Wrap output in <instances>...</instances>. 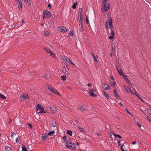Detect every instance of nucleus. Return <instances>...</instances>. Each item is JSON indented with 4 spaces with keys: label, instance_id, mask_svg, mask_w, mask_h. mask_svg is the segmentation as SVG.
I'll list each match as a JSON object with an SVG mask.
<instances>
[{
    "label": "nucleus",
    "instance_id": "28",
    "mask_svg": "<svg viewBox=\"0 0 151 151\" xmlns=\"http://www.w3.org/2000/svg\"><path fill=\"white\" fill-rule=\"evenodd\" d=\"M77 4V2H75L73 5L72 7L73 9H75L76 8V5Z\"/></svg>",
    "mask_w": 151,
    "mask_h": 151
},
{
    "label": "nucleus",
    "instance_id": "26",
    "mask_svg": "<svg viewBox=\"0 0 151 151\" xmlns=\"http://www.w3.org/2000/svg\"><path fill=\"white\" fill-rule=\"evenodd\" d=\"M44 49L47 53H49L50 52V51H51V50L49 49L48 48H46L45 47L44 48Z\"/></svg>",
    "mask_w": 151,
    "mask_h": 151
},
{
    "label": "nucleus",
    "instance_id": "40",
    "mask_svg": "<svg viewBox=\"0 0 151 151\" xmlns=\"http://www.w3.org/2000/svg\"><path fill=\"white\" fill-rule=\"evenodd\" d=\"M146 111L149 114H150L151 115V110L149 109H147Z\"/></svg>",
    "mask_w": 151,
    "mask_h": 151
},
{
    "label": "nucleus",
    "instance_id": "20",
    "mask_svg": "<svg viewBox=\"0 0 151 151\" xmlns=\"http://www.w3.org/2000/svg\"><path fill=\"white\" fill-rule=\"evenodd\" d=\"M51 126L53 127H55L56 125V122L55 121H52L51 122Z\"/></svg>",
    "mask_w": 151,
    "mask_h": 151
},
{
    "label": "nucleus",
    "instance_id": "19",
    "mask_svg": "<svg viewBox=\"0 0 151 151\" xmlns=\"http://www.w3.org/2000/svg\"><path fill=\"white\" fill-rule=\"evenodd\" d=\"M116 67V68H117V70L118 71V73H119V74L121 76V75H122V76H123V74H124L123 73H122V70H119L117 67V66Z\"/></svg>",
    "mask_w": 151,
    "mask_h": 151
},
{
    "label": "nucleus",
    "instance_id": "24",
    "mask_svg": "<svg viewBox=\"0 0 151 151\" xmlns=\"http://www.w3.org/2000/svg\"><path fill=\"white\" fill-rule=\"evenodd\" d=\"M67 133L70 136H72V132L70 130H68L67 131Z\"/></svg>",
    "mask_w": 151,
    "mask_h": 151
},
{
    "label": "nucleus",
    "instance_id": "25",
    "mask_svg": "<svg viewBox=\"0 0 151 151\" xmlns=\"http://www.w3.org/2000/svg\"><path fill=\"white\" fill-rule=\"evenodd\" d=\"M62 80L63 81H65L66 80V76H62L61 77Z\"/></svg>",
    "mask_w": 151,
    "mask_h": 151
},
{
    "label": "nucleus",
    "instance_id": "7",
    "mask_svg": "<svg viewBox=\"0 0 151 151\" xmlns=\"http://www.w3.org/2000/svg\"><path fill=\"white\" fill-rule=\"evenodd\" d=\"M58 30L60 32H65L67 31V29L64 27H59L58 28Z\"/></svg>",
    "mask_w": 151,
    "mask_h": 151
},
{
    "label": "nucleus",
    "instance_id": "45",
    "mask_svg": "<svg viewBox=\"0 0 151 151\" xmlns=\"http://www.w3.org/2000/svg\"><path fill=\"white\" fill-rule=\"evenodd\" d=\"M50 55H51V56L54 57H55V55H54L53 54V53L51 51L50 52Z\"/></svg>",
    "mask_w": 151,
    "mask_h": 151
},
{
    "label": "nucleus",
    "instance_id": "50",
    "mask_svg": "<svg viewBox=\"0 0 151 151\" xmlns=\"http://www.w3.org/2000/svg\"><path fill=\"white\" fill-rule=\"evenodd\" d=\"M123 146H121V149L122 151H127L126 150H124L123 149Z\"/></svg>",
    "mask_w": 151,
    "mask_h": 151
},
{
    "label": "nucleus",
    "instance_id": "43",
    "mask_svg": "<svg viewBox=\"0 0 151 151\" xmlns=\"http://www.w3.org/2000/svg\"><path fill=\"white\" fill-rule=\"evenodd\" d=\"M20 138H19V137H18L17 138L16 140V142L17 143H18L19 142L20 140Z\"/></svg>",
    "mask_w": 151,
    "mask_h": 151
},
{
    "label": "nucleus",
    "instance_id": "37",
    "mask_svg": "<svg viewBox=\"0 0 151 151\" xmlns=\"http://www.w3.org/2000/svg\"><path fill=\"white\" fill-rule=\"evenodd\" d=\"M22 151H27V150L25 146L22 147Z\"/></svg>",
    "mask_w": 151,
    "mask_h": 151
},
{
    "label": "nucleus",
    "instance_id": "39",
    "mask_svg": "<svg viewBox=\"0 0 151 151\" xmlns=\"http://www.w3.org/2000/svg\"><path fill=\"white\" fill-rule=\"evenodd\" d=\"M118 144L119 146L120 147H121V146H123L124 145V143L122 145L120 144V141H118Z\"/></svg>",
    "mask_w": 151,
    "mask_h": 151
},
{
    "label": "nucleus",
    "instance_id": "2",
    "mask_svg": "<svg viewBox=\"0 0 151 151\" xmlns=\"http://www.w3.org/2000/svg\"><path fill=\"white\" fill-rule=\"evenodd\" d=\"M36 110L37 111V114H38L46 113V112L44 111V108L42 107L40 104L37 105L36 107Z\"/></svg>",
    "mask_w": 151,
    "mask_h": 151
},
{
    "label": "nucleus",
    "instance_id": "15",
    "mask_svg": "<svg viewBox=\"0 0 151 151\" xmlns=\"http://www.w3.org/2000/svg\"><path fill=\"white\" fill-rule=\"evenodd\" d=\"M78 109L83 111H85L86 110V109L84 107L82 106H79L78 107Z\"/></svg>",
    "mask_w": 151,
    "mask_h": 151
},
{
    "label": "nucleus",
    "instance_id": "14",
    "mask_svg": "<svg viewBox=\"0 0 151 151\" xmlns=\"http://www.w3.org/2000/svg\"><path fill=\"white\" fill-rule=\"evenodd\" d=\"M78 27L80 31L81 32H82L83 31V24H79L78 26Z\"/></svg>",
    "mask_w": 151,
    "mask_h": 151
},
{
    "label": "nucleus",
    "instance_id": "22",
    "mask_svg": "<svg viewBox=\"0 0 151 151\" xmlns=\"http://www.w3.org/2000/svg\"><path fill=\"white\" fill-rule=\"evenodd\" d=\"M25 3L26 4H28V5L29 6H30L31 5V3L30 2L29 0H24Z\"/></svg>",
    "mask_w": 151,
    "mask_h": 151
},
{
    "label": "nucleus",
    "instance_id": "11",
    "mask_svg": "<svg viewBox=\"0 0 151 151\" xmlns=\"http://www.w3.org/2000/svg\"><path fill=\"white\" fill-rule=\"evenodd\" d=\"M50 91L52 92H53V93H54L55 94H57L58 95H60L59 93L56 90H55V89H54V88H52L50 89Z\"/></svg>",
    "mask_w": 151,
    "mask_h": 151
},
{
    "label": "nucleus",
    "instance_id": "8",
    "mask_svg": "<svg viewBox=\"0 0 151 151\" xmlns=\"http://www.w3.org/2000/svg\"><path fill=\"white\" fill-rule=\"evenodd\" d=\"M70 144L71 145H70L69 146L67 145L65 146L67 148H70L71 150H75L76 148L74 144L73 143H70Z\"/></svg>",
    "mask_w": 151,
    "mask_h": 151
},
{
    "label": "nucleus",
    "instance_id": "12",
    "mask_svg": "<svg viewBox=\"0 0 151 151\" xmlns=\"http://www.w3.org/2000/svg\"><path fill=\"white\" fill-rule=\"evenodd\" d=\"M17 4L18 5V8L19 10H20V9H21V10L22 7V1H19V2H18L17 3Z\"/></svg>",
    "mask_w": 151,
    "mask_h": 151
},
{
    "label": "nucleus",
    "instance_id": "56",
    "mask_svg": "<svg viewBox=\"0 0 151 151\" xmlns=\"http://www.w3.org/2000/svg\"><path fill=\"white\" fill-rule=\"evenodd\" d=\"M113 134V133H112V132H110V137H111V138L112 139H112V134Z\"/></svg>",
    "mask_w": 151,
    "mask_h": 151
},
{
    "label": "nucleus",
    "instance_id": "35",
    "mask_svg": "<svg viewBox=\"0 0 151 151\" xmlns=\"http://www.w3.org/2000/svg\"><path fill=\"white\" fill-rule=\"evenodd\" d=\"M113 135L115 137H119L120 139H122V137L119 134H113Z\"/></svg>",
    "mask_w": 151,
    "mask_h": 151
},
{
    "label": "nucleus",
    "instance_id": "46",
    "mask_svg": "<svg viewBox=\"0 0 151 151\" xmlns=\"http://www.w3.org/2000/svg\"><path fill=\"white\" fill-rule=\"evenodd\" d=\"M63 139L66 142L67 141L66 137L64 135V136H63Z\"/></svg>",
    "mask_w": 151,
    "mask_h": 151
},
{
    "label": "nucleus",
    "instance_id": "48",
    "mask_svg": "<svg viewBox=\"0 0 151 151\" xmlns=\"http://www.w3.org/2000/svg\"><path fill=\"white\" fill-rule=\"evenodd\" d=\"M128 89H129V92L131 93V94H132L133 95V92H132V91L131 90V89L129 88H128Z\"/></svg>",
    "mask_w": 151,
    "mask_h": 151
},
{
    "label": "nucleus",
    "instance_id": "61",
    "mask_svg": "<svg viewBox=\"0 0 151 151\" xmlns=\"http://www.w3.org/2000/svg\"><path fill=\"white\" fill-rule=\"evenodd\" d=\"M12 122V119H9V123H10Z\"/></svg>",
    "mask_w": 151,
    "mask_h": 151
},
{
    "label": "nucleus",
    "instance_id": "21",
    "mask_svg": "<svg viewBox=\"0 0 151 151\" xmlns=\"http://www.w3.org/2000/svg\"><path fill=\"white\" fill-rule=\"evenodd\" d=\"M103 92H104L105 96L107 98V99H109V95L105 91H103Z\"/></svg>",
    "mask_w": 151,
    "mask_h": 151
},
{
    "label": "nucleus",
    "instance_id": "32",
    "mask_svg": "<svg viewBox=\"0 0 151 151\" xmlns=\"http://www.w3.org/2000/svg\"><path fill=\"white\" fill-rule=\"evenodd\" d=\"M133 89L135 91V94L136 95V96L138 98H139V99H140V98H139V96H140L139 95L135 89L134 88Z\"/></svg>",
    "mask_w": 151,
    "mask_h": 151
},
{
    "label": "nucleus",
    "instance_id": "5",
    "mask_svg": "<svg viewBox=\"0 0 151 151\" xmlns=\"http://www.w3.org/2000/svg\"><path fill=\"white\" fill-rule=\"evenodd\" d=\"M28 98V94L27 93H24L21 95L20 96L19 99L21 101H24Z\"/></svg>",
    "mask_w": 151,
    "mask_h": 151
},
{
    "label": "nucleus",
    "instance_id": "29",
    "mask_svg": "<svg viewBox=\"0 0 151 151\" xmlns=\"http://www.w3.org/2000/svg\"><path fill=\"white\" fill-rule=\"evenodd\" d=\"M78 128L82 132H85V130L83 128H81L79 127H78Z\"/></svg>",
    "mask_w": 151,
    "mask_h": 151
},
{
    "label": "nucleus",
    "instance_id": "47",
    "mask_svg": "<svg viewBox=\"0 0 151 151\" xmlns=\"http://www.w3.org/2000/svg\"><path fill=\"white\" fill-rule=\"evenodd\" d=\"M82 19H79V24H83L82 23Z\"/></svg>",
    "mask_w": 151,
    "mask_h": 151
},
{
    "label": "nucleus",
    "instance_id": "17",
    "mask_svg": "<svg viewBox=\"0 0 151 151\" xmlns=\"http://www.w3.org/2000/svg\"><path fill=\"white\" fill-rule=\"evenodd\" d=\"M89 95L90 96H91L92 97H96L97 96V95L93 93V92H92L91 91H90L89 92Z\"/></svg>",
    "mask_w": 151,
    "mask_h": 151
},
{
    "label": "nucleus",
    "instance_id": "10",
    "mask_svg": "<svg viewBox=\"0 0 151 151\" xmlns=\"http://www.w3.org/2000/svg\"><path fill=\"white\" fill-rule=\"evenodd\" d=\"M102 87L104 89L107 90H109L110 89V87L109 86L105 83L102 85Z\"/></svg>",
    "mask_w": 151,
    "mask_h": 151
},
{
    "label": "nucleus",
    "instance_id": "27",
    "mask_svg": "<svg viewBox=\"0 0 151 151\" xmlns=\"http://www.w3.org/2000/svg\"><path fill=\"white\" fill-rule=\"evenodd\" d=\"M83 9L82 8H80L79 10V15L82 14Z\"/></svg>",
    "mask_w": 151,
    "mask_h": 151
},
{
    "label": "nucleus",
    "instance_id": "33",
    "mask_svg": "<svg viewBox=\"0 0 151 151\" xmlns=\"http://www.w3.org/2000/svg\"><path fill=\"white\" fill-rule=\"evenodd\" d=\"M5 150L6 151H9L11 150V148L8 146H7L5 147Z\"/></svg>",
    "mask_w": 151,
    "mask_h": 151
},
{
    "label": "nucleus",
    "instance_id": "13",
    "mask_svg": "<svg viewBox=\"0 0 151 151\" xmlns=\"http://www.w3.org/2000/svg\"><path fill=\"white\" fill-rule=\"evenodd\" d=\"M63 60L67 63H69L70 62V60L69 58L66 57H63Z\"/></svg>",
    "mask_w": 151,
    "mask_h": 151
},
{
    "label": "nucleus",
    "instance_id": "63",
    "mask_svg": "<svg viewBox=\"0 0 151 151\" xmlns=\"http://www.w3.org/2000/svg\"><path fill=\"white\" fill-rule=\"evenodd\" d=\"M119 104L121 106H123V105L121 103H119Z\"/></svg>",
    "mask_w": 151,
    "mask_h": 151
},
{
    "label": "nucleus",
    "instance_id": "30",
    "mask_svg": "<svg viewBox=\"0 0 151 151\" xmlns=\"http://www.w3.org/2000/svg\"><path fill=\"white\" fill-rule=\"evenodd\" d=\"M50 109L53 112L55 113L56 112V109L54 107H52Z\"/></svg>",
    "mask_w": 151,
    "mask_h": 151
},
{
    "label": "nucleus",
    "instance_id": "62",
    "mask_svg": "<svg viewBox=\"0 0 151 151\" xmlns=\"http://www.w3.org/2000/svg\"><path fill=\"white\" fill-rule=\"evenodd\" d=\"M48 7H49V8H50L51 7V5H50V4H48Z\"/></svg>",
    "mask_w": 151,
    "mask_h": 151
},
{
    "label": "nucleus",
    "instance_id": "58",
    "mask_svg": "<svg viewBox=\"0 0 151 151\" xmlns=\"http://www.w3.org/2000/svg\"><path fill=\"white\" fill-rule=\"evenodd\" d=\"M136 141H134L132 143V144L134 145L136 144Z\"/></svg>",
    "mask_w": 151,
    "mask_h": 151
},
{
    "label": "nucleus",
    "instance_id": "6",
    "mask_svg": "<svg viewBox=\"0 0 151 151\" xmlns=\"http://www.w3.org/2000/svg\"><path fill=\"white\" fill-rule=\"evenodd\" d=\"M62 71L64 73L65 75L70 74L69 69L68 67H64Z\"/></svg>",
    "mask_w": 151,
    "mask_h": 151
},
{
    "label": "nucleus",
    "instance_id": "51",
    "mask_svg": "<svg viewBox=\"0 0 151 151\" xmlns=\"http://www.w3.org/2000/svg\"><path fill=\"white\" fill-rule=\"evenodd\" d=\"M137 125L139 127H141V125L139 124L138 122H137Z\"/></svg>",
    "mask_w": 151,
    "mask_h": 151
},
{
    "label": "nucleus",
    "instance_id": "38",
    "mask_svg": "<svg viewBox=\"0 0 151 151\" xmlns=\"http://www.w3.org/2000/svg\"><path fill=\"white\" fill-rule=\"evenodd\" d=\"M45 87L46 88H47L49 89L50 90V89L52 88L50 87V86L49 85L47 84L45 85Z\"/></svg>",
    "mask_w": 151,
    "mask_h": 151
},
{
    "label": "nucleus",
    "instance_id": "42",
    "mask_svg": "<svg viewBox=\"0 0 151 151\" xmlns=\"http://www.w3.org/2000/svg\"><path fill=\"white\" fill-rule=\"evenodd\" d=\"M96 91V90L94 88L91 89L90 90V91H91L92 92H95Z\"/></svg>",
    "mask_w": 151,
    "mask_h": 151
},
{
    "label": "nucleus",
    "instance_id": "9",
    "mask_svg": "<svg viewBox=\"0 0 151 151\" xmlns=\"http://www.w3.org/2000/svg\"><path fill=\"white\" fill-rule=\"evenodd\" d=\"M110 30L111 31L110 34L111 35L109 36V38L110 40H112L114 38V36L115 35V34L114 31L112 30V29H110Z\"/></svg>",
    "mask_w": 151,
    "mask_h": 151
},
{
    "label": "nucleus",
    "instance_id": "59",
    "mask_svg": "<svg viewBox=\"0 0 151 151\" xmlns=\"http://www.w3.org/2000/svg\"><path fill=\"white\" fill-rule=\"evenodd\" d=\"M110 78H111V80H114V77H113V76H111Z\"/></svg>",
    "mask_w": 151,
    "mask_h": 151
},
{
    "label": "nucleus",
    "instance_id": "4",
    "mask_svg": "<svg viewBox=\"0 0 151 151\" xmlns=\"http://www.w3.org/2000/svg\"><path fill=\"white\" fill-rule=\"evenodd\" d=\"M43 18L44 19L46 18L47 19H49L51 17V15L50 12L48 10L45 11L43 12Z\"/></svg>",
    "mask_w": 151,
    "mask_h": 151
},
{
    "label": "nucleus",
    "instance_id": "34",
    "mask_svg": "<svg viewBox=\"0 0 151 151\" xmlns=\"http://www.w3.org/2000/svg\"><path fill=\"white\" fill-rule=\"evenodd\" d=\"M44 35L46 36L48 35H49V32L48 31H45L44 32Z\"/></svg>",
    "mask_w": 151,
    "mask_h": 151
},
{
    "label": "nucleus",
    "instance_id": "31",
    "mask_svg": "<svg viewBox=\"0 0 151 151\" xmlns=\"http://www.w3.org/2000/svg\"><path fill=\"white\" fill-rule=\"evenodd\" d=\"M0 98L2 99H6V97H5L4 95H2V94H0Z\"/></svg>",
    "mask_w": 151,
    "mask_h": 151
},
{
    "label": "nucleus",
    "instance_id": "64",
    "mask_svg": "<svg viewBox=\"0 0 151 151\" xmlns=\"http://www.w3.org/2000/svg\"><path fill=\"white\" fill-rule=\"evenodd\" d=\"M29 127H30L31 128H32V125H31V124H29Z\"/></svg>",
    "mask_w": 151,
    "mask_h": 151
},
{
    "label": "nucleus",
    "instance_id": "57",
    "mask_svg": "<svg viewBox=\"0 0 151 151\" xmlns=\"http://www.w3.org/2000/svg\"><path fill=\"white\" fill-rule=\"evenodd\" d=\"M80 16V19H82V14L79 15Z\"/></svg>",
    "mask_w": 151,
    "mask_h": 151
},
{
    "label": "nucleus",
    "instance_id": "1",
    "mask_svg": "<svg viewBox=\"0 0 151 151\" xmlns=\"http://www.w3.org/2000/svg\"><path fill=\"white\" fill-rule=\"evenodd\" d=\"M112 19L111 18L109 20H107L105 23V28L107 29V32L109 33V27L110 29H112L113 26L112 25L113 22H112Z\"/></svg>",
    "mask_w": 151,
    "mask_h": 151
},
{
    "label": "nucleus",
    "instance_id": "54",
    "mask_svg": "<svg viewBox=\"0 0 151 151\" xmlns=\"http://www.w3.org/2000/svg\"><path fill=\"white\" fill-rule=\"evenodd\" d=\"M125 110L129 114H130L132 116V114L128 111V110H127V109H126Z\"/></svg>",
    "mask_w": 151,
    "mask_h": 151
},
{
    "label": "nucleus",
    "instance_id": "18",
    "mask_svg": "<svg viewBox=\"0 0 151 151\" xmlns=\"http://www.w3.org/2000/svg\"><path fill=\"white\" fill-rule=\"evenodd\" d=\"M48 138V135L44 134L42 136V139L43 141L46 138Z\"/></svg>",
    "mask_w": 151,
    "mask_h": 151
},
{
    "label": "nucleus",
    "instance_id": "53",
    "mask_svg": "<svg viewBox=\"0 0 151 151\" xmlns=\"http://www.w3.org/2000/svg\"><path fill=\"white\" fill-rule=\"evenodd\" d=\"M70 64L73 65L75 66L76 65H75L72 62H71V61L70 60Z\"/></svg>",
    "mask_w": 151,
    "mask_h": 151
},
{
    "label": "nucleus",
    "instance_id": "36",
    "mask_svg": "<svg viewBox=\"0 0 151 151\" xmlns=\"http://www.w3.org/2000/svg\"><path fill=\"white\" fill-rule=\"evenodd\" d=\"M126 81L129 84V86H131L132 85V83L130 82L129 80L128 79Z\"/></svg>",
    "mask_w": 151,
    "mask_h": 151
},
{
    "label": "nucleus",
    "instance_id": "16",
    "mask_svg": "<svg viewBox=\"0 0 151 151\" xmlns=\"http://www.w3.org/2000/svg\"><path fill=\"white\" fill-rule=\"evenodd\" d=\"M114 95L116 96V97L118 99L119 98V96L117 93L116 89H114L113 91Z\"/></svg>",
    "mask_w": 151,
    "mask_h": 151
},
{
    "label": "nucleus",
    "instance_id": "52",
    "mask_svg": "<svg viewBox=\"0 0 151 151\" xmlns=\"http://www.w3.org/2000/svg\"><path fill=\"white\" fill-rule=\"evenodd\" d=\"M86 22L88 24L89 23V21H88V19L87 17L86 18Z\"/></svg>",
    "mask_w": 151,
    "mask_h": 151
},
{
    "label": "nucleus",
    "instance_id": "60",
    "mask_svg": "<svg viewBox=\"0 0 151 151\" xmlns=\"http://www.w3.org/2000/svg\"><path fill=\"white\" fill-rule=\"evenodd\" d=\"M47 77V74H45L43 76V77L46 78Z\"/></svg>",
    "mask_w": 151,
    "mask_h": 151
},
{
    "label": "nucleus",
    "instance_id": "44",
    "mask_svg": "<svg viewBox=\"0 0 151 151\" xmlns=\"http://www.w3.org/2000/svg\"><path fill=\"white\" fill-rule=\"evenodd\" d=\"M147 119L151 123V118L148 116L147 117Z\"/></svg>",
    "mask_w": 151,
    "mask_h": 151
},
{
    "label": "nucleus",
    "instance_id": "49",
    "mask_svg": "<svg viewBox=\"0 0 151 151\" xmlns=\"http://www.w3.org/2000/svg\"><path fill=\"white\" fill-rule=\"evenodd\" d=\"M93 59H94V60L96 62H98V61L97 60V59H96V58L95 56H94V57H93Z\"/></svg>",
    "mask_w": 151,
    "mask_h": 151
},
{
    "label": "nucleus",
    "instance_id": "23",
    "mask_svg": "<svg viewBox=\"0 0 151 151\" xmlns=\"http://www.w3.org/2000/svg\"><path fill=\"white\" fill-rule=\"evenodd\" d=\"M55 133V131H54V130H53V131H51L48 133L47 135L51 136Z\"/></svg>",
    "mask_w": 151,
    "mask_h": 151
},
{
    "label": "nucleus",
    "instance_id": "41",
    "mask_svg": "<svg viewBox=\"0 0 151 151\" xmlns=\"http://www.w3.org/2000/svg\"><path fill=\"white\" fill-rule=\"evenodd\" d=\"M123 77L124 78L126 81L128 79V78H127V76H126V75H125L124 74H123Z\"/></svg>",
    "mask_w": 151,
    "mask_h": 151
},
{
    "label": "nucleus",
    "instance_id": "55",
    "mask_svg": "<svg viewBox=\"0 0 151 151\" xmlns=\"http://www.w3.org/2000/svg\"><path fill=\"white\" fill-rule=\"evenodd\" d=\"M115 84L116 82L115 81H114L112 84V85H113L114 87L115 86Z\"/></svg>",
    "mask_w": 151,
    "mask_h": 151
},
{
    "label": "nucleus",
    "instance_id": "3",
    "mask_svg": "<svg viewBox=\"0 0 151 151\" xmlns=\"http://www.w3.org/2000/svg\"><path fill=\"white\" fill-rule=\"evenodd\" d=\"M104 5L103 6H101V8L103 12H106L110 9V5L109 4L104 3L103 4Z\"/></svg>",
    "mask_w": 151,
    "mask_h": 151
}]
</instances>
